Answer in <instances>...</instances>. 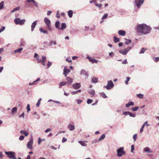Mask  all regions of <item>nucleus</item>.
<instances>
[{
  "label": "nucleus",
  "instance_id": "1",
  "mask_svg": "<svg viewBox=\"0 0 159 159\" xmlns=\"http://www.w3.org/2000/svg\"><path fill=\"white\" fill-rule=\"evenodd\" d=\"M151 30L150 27L145 24L139 25L137 27V32L146 34L149 33Z\"/></svg>",
  "mask_w": 159,
  "mask_h": 159
},
{
  "label": "nucleus",
  "instance_id": "12",
  "mask_svg": "<svg viewBox=\"0 0 159 159\" xmlns=\"http://www.w3.org/2000/svg\"><path fill=\"white\" fill-rule=\"evenodd\" d=\"M37 20H35L34 21L32 24L31 25V31H33L34 29L35 28L37 24Z\"/></svg>",
  "mask_w": 159,
  "mask_h": 159
},
{
  "label": "nucleus",
  "instance_id": "8",
  "mask_svg": "<svg viewBox=\"0 0 159 159\" xmlns=\"http://www.w3.org/2000/svg\"><path fill=\"white\" fill-rule=\"evenodd\" d=\"M144 1V0H139L137 1H135V2L137 7L139 8L143 4Z\"/></svg>",
  "mask_w": 159,
  "mask_h": 159
},
{
  "label": "nucleus",
  "instance_id": "6",
  "mask_svg": "<svg viewBox=\"0 0 159 159\" xmlns=\"http://www.w3.org/2000/svg\"><path fill=\"white\" fill-rule=\"evenodd\" d=\"M5 153L8 155L9 157L12 159H16L15 157V152H5Z\"/></svg>",
  "mask_w": 159,
  "mask_h": 159
},
{
  "label": "nucleus",
  "instance_id": "62",
  "mask_svg": "<svg viewBox=\"0 0 159 159\" xmlns=\"http://www.w3.org/2000/svg\"><path fill=\"white\" fill-rule=\"evenodd\" d=\"M5 29V27L4 26H2L1 29H0V33L3 31Z\"/></svg>",
  "mask_w": 159,
  "mask_h": 159
},
{
  "label": "nucleus",
  "instance_id": "58",
  "mask_svg": "<svg viewBox=\"0 0 159 159\" xmlns=\"http://www.w3.org/2000/svg\"><path fill=\"white\" fill-rule=\"evenodd\" d=\"M56 17L57 18H59L60 17V15L59 13V11H58L56 13Z\"/></svg>",
  "mask_w": 159,
  "mask_h": 159
},
{
  "label": "nucleus",
  "instance_id": "4",
  "mask_svg": "<svg viewBox=\"0 0 159 159\" xmlns=\"http://www.w3.org/2000/svg\"><path fill=\"white\" fill-rule=\"evenodd\" d=\"M14 21L16 24H19L21 25L24 24L25 20L24 19L21 20L20 18H15L14 20Z\"/></svg>",
  "mask_w": 159,
  "mask_h": 159
},
{
  "label": "nucleus",
  "instance_id": "3",
  "mask_svg": "<svg viewBox=\"0 0 159 159\" xmlns=\"http://www.w3.org/2000/svg\"><path fill=\"white\" fill-rule=\"evenodd\" d=\"M113 82L110 80L107 81V84L106 86H104V88H106L107 90L111 89L114 87Z\"/></svg>",
  "mask_w": 159,
  "mask_h": 159
},
{
  "label": "nucleus",
  "instance_id": "39",
  "mask_svg": "<svg viewBox=\"0 0 159 159\" xmlns=\"http://www.w3.org/2000/svg\"><path fill=\"white\" fill-rule=\"evenodd\" d=\"M126 80L125 81V83L126 84H128V82L130 80V78L129 77H126Z\"/></svg>",
  "mask_w": 159,
  "mask_h": 159
},
{
  "label": "nucleus",
  "instance_id": "38",
  "mask_svg": "<svg viewBox=\"0 0 159 159\" xmlns=\"http://www.w3.org/2000/svg\"><path fill=\"white\" fill-rule=\"evenodd\" d=\"M4 2L2 1L0 3V10L2 9L4 7Z\"/></svg>",
  "mask_w": 159,
  "mask_h": 159
},
{
  "label": "nucleus",
  "instance_id": "17",
  "mask_svg": "<svg viewBox=\"0 0 159 159\" xmlns=\"http://www.w3.org/2000/svg\"><path fill=\"white\" fill-rule=\"evenodd\" d=\"M66 27V24L65 23H62L61 24V27L59 28V30H64Z\"/></svg>",
  "mask_w": 159,
  "mask_h": 159
},
{
  "label": "nucleus",
  "instance_id": "7",
  "mask_svg": "<svg viewBox=\"0 0 159 159\" xmlns=\"http://www.w3.org/2000/svg\"><path fill=\"white\" fill-rule=\"evenodd\" d=\"M33 139L32 138L28 143L27 146L28 148L31 149L33 148Z\"/></svg>",
  "mask_w": 159,
  "mask_h": 159
},
{
  "label": "nucleus",
  "instance_id": "15",
  "mask_svg": "<svg viewBox=\"0 0 159 159\" xmlns=\"http://www.w3.org/2000/svg\"><path fill=\"white\" fill-rule=\"evenodd\" d=\"M67 128L70 131H73L75 129V127L70 124H69L67 126Z\"/></svg>",
  "mask_w": 159,
  "mask_h": 159
},
{
  "label": "nucleus",
  "instance_id": "43",
  "mask_svg": "<svg viewBox=\"0 0 159 159\" xmlns=\"http://www.w3.org/2000/svg\"><path fill=\"white\" fill-rule=\"evenodd\" d=\"M101 96L104 98H107V96H106V94L102 92V93H101Z\"/></svg>",
  "mask_w": 159,
  "mask_h": 159
},
{
  "label": "nucleus",
  "instance_id": "50",
  "mask_svg": "<svg viewBox=\"0 0 159 159\" xmlns=\"http://www.w3.org/2000/svg\"><path fill=\"white\" fill-rule=\"evenodd\" d=\"M37 82V81H36V80L34 81L32 83H30L29 84L30 85L35 84H36V82Z\"/></svg>",
  "mask_w": 159,
  "mask_h": 159
},
{
  "label": "nucleus",
  "instance_id": "11",
  "mask_svg": "<svg viewBox=\"0 0 159 159\" xmlns=\"http://www.w3.org/2000/svg\"><path fill=\"white\" fill-rule=\"evenodd\" d=\"M81 87L80 83H76L73 85V88L75 89H77Z\"/></svg>",
  "mask_w": 159,
  "mask_h": 159
},
{
  "label": "nucleus",
  "instance_id": "24",
  "mask_svg": "<svg viewBox=\"0 0 159 159\" xmlns=\"http://www.w3.org/2000/svg\"><path fill=\"white\" fill-rule=\"evenodd\" d=\"M85 142L87 143V142L86 141H79V143L82 146H86L87 144L85 143Z\"/></svg>",
  "mask_w": 159,
  "mask_h": 159
},
{
  "label": "nucleus",
  "instance_id": "44",
  "mask_svg": "<svg viewBox=\"0 0 159 159\" xmlns=\"http://www.w3.org/2000/svg\"><path fill=\"white\" fill-rule=\"evenodd\" d=\"M53 44L54 45H56V41L51 40L50 43V46H51Z\"/></svg>",
  "mask_w": 159,
  "mask_h": 159
},
{
  "label": "nucleus",
  "instance_id": "60",
  "mask_svg": "<svg viewBox=\"0 0 159 159\" xmlns=\"http://www.w3.org/2000/svg\"><path fill=\"white\" fill-rule=\"evenodd\" d=\"M52 131V130L51 129H49V128H48V129H46L45 131V133H47L48 132H49V131Z\"/></svg>",
  "mask_w": 159,
  "mask_h": 159
},
{
  "label": "nucleus",
  "instance_id": "61",
  "mask_svg": "<svg viewBox=\"0 0 159 159\" xmlns=\"http://www.w3.org/2000/svg\"><path fill=\"white\" fill-rule=\"evenodd\" d=\"M25 41H21L20 42V45L21 46H24V44H25Z\"/></svg>",
  "mask_w": 159,
  "mask_h": 159
},
{
  "label": "nucleus",
  "instance_id": "46",
  "mask_svg": "<svg viewBox=\"0 0 159 159\" xmlns=\"http://www.w3.org/2000/svg\"><path fill=\"white\" fill-rule=\"evenodd\" d=\"M46 57L44 56H43L42 57V60L41 61V62H45V61H46Z\"/></svg>",
  "mask_w": 159,
  "mask_h": 159
},
{
  "label": "nucleus",
  "instance_id": "52",
  "mask_svg": "<svg viewBox=\"0 0 159 159\" xmlns=\"http://www.w3.org/2000/svg\"><path fill=\"white\" fill-rule=\"evenodd\" d=\"M24 136L23 135H21V136H20L19 138V139L20 140H23L24 139Z\"/></svg>",
  "mask_w": 159,
  "mask_h": 159
},
{
  "label": "nucleus",
  "instance_id": "23",
  "mask_svg": "<svg viewBox=\"0 0 159 159\" xmlns=\"http://www.w3.org/2000/svg\"><path fill=\"white\" fill-rule=\"evenodd\" d=\"M66 84V82L64 81H62L61 82H60L59 83V88H61L62 86H65Z\"/></svg>",
  "mask_w": 159,
  "mask_h": 159
},
{
  "label": "nucleus",
  "instance_id": "33",
  "mask_svg": "<svg viewBox=\"0 0 159 159\" xmlns=\"http://www.w3.org/2000/svg\"><path fill=\"white\" fill-rule=\"evenodd\" d=\"M20 9V7H16V8H15L11 10V13H13L14 12L18 11Z\"/></svg>",
  "mask_w": 159,
  "mask_h": 159
},
{
  "label": "nucleus",
  "instance_id": "5",
  "mask_svg": "<svg viewBox=\"0 0 159 159\" xmlns=\"http://www.w3.org/2000/svg\"><path fill=\"white\" fill-rule=\"evenodd\" d=\"M132 48V47H129L127 48L124 49H122L120 50L119 52L122 54L125 55L127 54L128 52L130 51Z\"/></svg>",
  "mask_w": 159,
  "mask_h": 159
},
{
  "label": "nucleus",
  "instance_id": "19",
  "mask_svg": "<svg viewBox=\"0 0 159 159\" xmlns=\"http://www.w3.org/2000/svg\"><path fill=\"white\" fill-rule=\"evenodd\" d=\"M143 151L144 152L148 153H151L152 152V151L148 147L145 148L143 149Z\"/></svg>",
  "mask_w": 159,
  "mask_h": 159
},
{
  "label": "nucleus",
  "instance_id": "32",
  "mask_svg": "<svg viewBox=\"0 0 159 159\" xmlns=\"http://www.w3.org/2000/svg\"><path fill=\"white\" fill-rule=\"evenodd\" d=\"M105 137V134H102L98 139L99 141H100L104 139Z\"/></svg>",
  "mask_w": 159,
  "mask_h": 159
},
{
  "label": "nucleus",
  "instance_id": "16",
  "mask_svg": "<svg viewBox=\"0 0 159 159\" xmlns=\"http://www.w3.org/2000/svg\"><path fill=\"white\" fill-rule=\"evenodd\" d=\"M118 34L122 36H124L126 34V32L123 30H119L118 32Z\"/></svg>",
  "mask_w": 159,
  "mask_h": 159
},
{
  "label": "nucleus",
  "instance_id": "35",
  "mask_svg": "<svg viewBox=\"0 0 159 159\" xmlns=\"http://www.w3.org/2000/svg\"><path fill=\"white\" fill-rule=\"evenodd\" d=\"M114 41L115 43H117L120 41V39L116 36L114 37Z\"/></svg>",
  "mask_w": 159,
  "mask_h": 159
},
{
  "label": "nucleus",
  "instance_id": "41",
  "mask_svg": "<svg viewBox=\"0 0 159 159\" xmlns=\"http://www.w3.org/2000/svg\"><path fill=\"white\" fill-rule=\"evenodd\" d=\"M139 107H132L131 108V110L134 111H136L138 109Z\"/></svg>",
  "mask_w": 159,
  "mask_h": 159
},
{
  "label": "nucleus",
  "instance_id": "49",
  "mask_svg": "<svg viewBox=\"0 0 159 159\" xmlns=\"http://www.w3.org/2000/svg\"><path fill=\"white\" fill-rule=\"evenodd\" d=\"M129 111H124L123 113V114L124 115L127 116L128 115H129Z\"/></svg>",
  "mask_w": 159,
  "mask_h": 159
},
{
  "label": "nucleus",
  "instance_id": "22",
  "mask_svg": "<svg viewBox=\"0 0 159 159\" xmlns=\"http://www.w3.org/2000/svg\"><path fill=\"white\" fill-rule=\"evenodd\" d=\"M88 92L89 93L92 94L93 96H94L95 94V91L93 89H90L89 90Z\"/></svg>",
  "mask_w": 159,
  "mask_h": 159
},
{
  "label": "nucleus",
  "instance_id": "27",
  "mask_svg": "<svg viewBox=\"0 0 159 159\" xmlns=\"http://www.w3.org/2000/svg\"><path fill=\"white\" fill-rule=\"evenodd\" d=\"M132 42V41L130 39H125V43L127 45H128L130 43Z\"/></svg>",
  "mask_w": 159,
  "mask_h": 159
},
{
  "label": "nucleus",
  "instance_id": "36",
  "mask_svg": "<svg viewBox=\"0 0 159 159\" xmlns=\"http://www.w3.org/2000/svg\"><path fill=\"white\" fill-rule=\"evenodd\" d=\"M129 115L130 117H135L136 116V114H133L132 113H131L130 112H129Z\"/></svg>",
  "mask_w": 159,
  "mask_h": 159
},
{
  "label": "nucleus",
  "instance_id": "18",
  "mask_svg": "<svg viewBox=\"0 0 159 159\" xmlns=\"http://www.w3.org/2000/svg\"><path fill=\"white\" fill-rule=\"evenodd\" d=\"M27 2H32L36 7H38V3L36 2L34 0H27Z\"/></svg>",
  "mask_w": 159,
  "mask_h": 159
},
{
  "label": "nucleus",
  "instance_id": "29",
  "mask_svg": "<svg viewBox=\"0 0 159 159\" xmlns=\"http://www.w3.org/2000/svg\"><path fill=\"white\" fill-rule=\"evenodd\" d=\"M17 110V108L16 107H15L13 108L11 110V113L13 114L14 113L16 112Z\"/></svg>",
  "mask_w": 159,
  "mask_h": 159
},
{
  "label": "nucleus",
  "instance_id": "14",
  "mask_svg": "<svg viewBox=\"0 0 159 159\" xmlns=\"http://www.w3.org/2000/svg\"><path fill=\"white\" fill-rule=\"evenodd\" d=\"M66 77V80L67 81V83L69 84H71L73 81V79L70 78L69 77Z\"/></svg>",
  "mask_w": 159,
  "mask_h": 159
},
{
  "label": "nucleus",
  "instance_id": "56",
  "mask_svg": "<svg viewBox=\"0 0 159 159\" xmlns=\"http://www.w3.org/2000/svg\"><path fill=\"white\" fill-rule=\"evenodd\" d=\"M134 145H132L131 146V152L133 153V150H134Z\"/></svg>",
  "mask_w": 159,
  "mask_h": 159
},
{
  "label": "nucleus",
  "instance_id": "26",
  "mask_svg": "<svg viewBox=\"0 0 159 159\" xmlns=\"http://www.w3.org/2000/svg\"><path fill=\"white\" fill-rule=\"evenodd\" d=\"M73 11L71 10H69L68 11V16L70 18H71L72 17V16H73Z\"/></svg>",
  "mask_w": 159,
  "mask_h": 159
},
{
  "label": "nucleus",
  "instance_id": "54",
  "mask_svg": "<svg viewBox=\"0 0 159 159\" xmlns=\"http://www.w3.org/2000/svg\"><path fill=\"white\" fill-rule=\"evenodd\" d=\"M99 142V141L98 139V140L97 139H96L93 140L92 142V143H98Z\"/></svg>",
  "mask_w": 159,
  "mask_h": 159
},
{
  "label": "nucleus",
  "instance_id": "30",
  "mask_svg": "<svg viewBox=\"0 0 159 159\" xmlns=\"http://www.w3.org/2000/svg\"><path fill=\"white\" fill-rule=\"evenodd\" d=\"M92 82L94 83H97L98 81V79L97 77H93L92 79Z\"/></svg>",
  "mask_w": 159,
  "mask_h": 159
},
{
  "label": "nucleus",
  "instance_id": "51",
  "mask_svg": "<svg viewBox=\"0 0 159 159\" xmlns=\"http://www.w3.org/2000/svg\"><path fill=\"white\" fill-rule=\"evenodd\" d=\"M48 29L50 31H51L52 30V28L51 27V25L47 26Z\"/></svg>",
  "mask_w": 159,
  "mask_h": 159
},
{
  "label": "nucleus",
  "instance_id": "20",
  "mask_svg": "<svg viewBox=\"0 0 159 159\" xmlns=\"http://www.w3.org/2000/svg\"><path fill=\"white\" fill-rule=\"evenodd\" d=\"M134 105V103L132 102H129L128 103L125 104V107H129L130 106H133Z\"/></svg>",
  "mask_w": 159,
  "mask_h": 159
},
{
  "label": "nucleus",
  "instance_id": "42",
  "mask_svg": "<svg viewBox=\"0 0 159 159\" xmlns=\"http://www.w3.org/2000/svg\"><path fill=\"white\" fill-rule=\"evenodd\" d=\"M38 57H39L38 55L37 54V53H35V54L34 55V58H36L37 60L39 61V62H40L41 61V60H39V59H38Z\"/></svg>",
  "mask_w": 159,
  "mask_h": 159
},
{
  "label": "nucleus",
  "instance_id": "21",
  "mask_svg": "<svg viewBox=\"0 0 159 159\" xmlns=\"http://www.w3.org/2000/svg\"><path fill=\"white\" fill-rule=\"evenodd\" d=\"M20 133L23 134H24L25 136H27L28 135V133L26 131L24 130H21Z\"/></svg>",
  "mask_w": 159,
  "mask_h": 159
},
{
  "label": "nucleus",
  "instance_id": "25",
  "mask_svg": "<svg viewBox=\"0 0 159 159\" xmlns=\"http://www.w3.org/2000/svg\"><path fill=\"white\" fill-rule=\"evenodd\" d=\"M59 26H60L59 21L58 20L56 21L55 23V27L56 28L59 29V28H60Z\"/></svg>",
  "mask_w": 159,
  "mask_h": 159
},
{
  "label": "nucleus",
  "instance_id": "9",
  "mask_svg": "<svg viewBox=\"0 0 159 159\" xmlns=\"http://www.w3.org/2000/svg\"><path fill=\"white\" fill-rule=\"evenodd\" d=\"M87 58L89 60V61L93 64L94 63H97L98 61L97 60L91 58L89 56H87Z\"/></svg>",
  "mask_w": 159,
  "mask_h": 159
},
{
  "label": "nucleus",
  "instance_id": "45",
  "mask_svg": "<svg viewBox=\"0 0 159 159\" xmlns=\"http://www.w3.org/2000/svg\"><path fill=\"white\" fill-rule=\"evenodd\" d=\"M93 100L90 99H89L87 101V103L88 104H90L92 102Z\"/></svg>",
  "mask_w": 159,
  "mask_h": 159
},
{
  "label": "nucleus",
  "instance_id": "34",
  "mask_svg": "<svg viewBox=\"0 0 159 159\" xmlns=\"http://www.w3.org/2000/svg\"><path fill=\"white\" fill-rule=\"evenodd\" d=\"M39 30L40 32L42 33H43L44 34H47L48 33V31L47 30H44L42 28H39Z\"/></svg>",
  "mask_w": 159,
  "mask_h": 159
},
{
  "label": "nucleus",
  "instance_id": "10",
  "mask_svg": "<svg viewBox=\"0 0 159 159\" xmlns=\"http://www.w3.org/2000/svg\"><path fill=\"white\" fill-rule=\"evenodd\" d=\"M63 71V74L65 75V77H66L67 74L70 72V70L67 69L66 67L64 68Z\"/></svg>",
  "mask_w": 159,
  "mask_h": 159
},
{
  "label": "nucleus",
  "instance_id": "59",
  "mask_svg": "<svg viewBox=\"0 0 159 159\" xmlns=\"http://www.w3.org/2000/svg\"><path fill=\"white\" fill-rule=\"evenodd\" d=\"M95 5L97 6L98 7H100L102 6V4H98V3H95Z\"/></svg>",
  "mask_w": 159,
  "mask_h": 159
},
{
  "label": "nucleus",
  "instance_id": "37",
  "mask_svg": "<svg viewBox=\"0 0 159 159\" xmlns=\"http://www.w3.org/2000/svg\"><path fill=\"white\" fill-rule=\"evenodd\" d=\"M147 50V49L145 48H142V49L141 50L140 52H139V54H142L144 53L145 51Z\"/></svg>",
  "mask_w": 159,
  "mask_h": 159
},
{
  "label": "nucleus",
  "instance_id": "28",
  "mask_svg": "<svg viewBox=\"0 0 159 159\" xmlns=\"http://www.w3.org/2000/svg\"><path fill=\"white\" fill-rule=\"evenodd\" d=\"M23 50V48H18V49L14 51V52L15 53L16 52L20 53L21 51Z\"/></svg>",
  "mask_w": 159,
  "mask_h": 159
},
{
  "label": "nucleus",
  "instance_id": "13",
  "mask_svg": "<svg viewBox=\"0 0 159 159\" xmlns=\"http://www.w3.org/2000/svg\"><path fill=\"white\" fill-rule=\"evenodd\" d=\"M44 22L47 26L51 25V22L50 20L47 18H45L44 19Z\"/></svg>",
  "mask_w": 159,
  "mask_h": 159
},
{
  "label": "nucleus",
  "instance_id": "55",
  "mask_svg": "<svg viewBox=\"0 0 159 159\" xmlns=\"http://www.w3.org/2000/svg\"><path fill=\"white\" fill-rule=\"evenodd\" d=\"M137 134H135L133 136V139H134V141H135L137 139Z\"/></svg>",
  "mask_w": 159,
  "mask_h": 159
},
{
  "label": "nucleus",
  "instance_id": "57",
  "mask_svg": "<svg viewBox=\"0 0 159 159\" xmlns=\"http://www.w3.org/2000/svg\"><path fill=\"white\" fill-rule=\"evenodd\" d=\"M77 104H80L82 102V100L80 99H77Z\"/></svg>",
  "mask_w": 159,
  "mask_h": 159
},
{
  "label": "nucleus",
  "instance_id": "53",
  "mask_svg": "<svg viewBox=\"0 0 159 159\" xmlns=\"http://www.w3.org/2000/svg\"><path fill=\"white\" fill-rule=\"evenodd\" d=\"M52 63L50 62L49 61H48V63L47 64L48 68H49L52 65Z\"/></svg>",
  "mask_w": 159,
  "mask_h": 159
},
{
  "label": "nucleus",
  "instance_id": "2",
  "mask_svg": "<svg viewBox=\"0 0 159 159\" xmlns=\"http://www.w3.org/2000/svg\"><path fill=\"white\" fill-rule=\"evenodd\" d=\"M124 148L121 147L117 150V156L118 157H121L125 154V152L124 150Z\"/></svg>",
  "mask_w": 159,
  "mask_h": 159
},
{
  "label": "nucleus",
  "instance_id": "31",
  "mask_svg": "<svg viewBox=\"0 0 159 159\" xmlns=\"http://www.w3.org/2000/svg\"><path fill=\"white\" fill-rule=\"evenodd\" d=\"M80 73L81 75H88L86 71L84 70H82L80 71Z\"/></svg>",
  "mask_w": 159,
  "mask_h": 159
},
{
  "label": "nucleus",
  "instance_id": "48",
  "mask_svg": "<svg viewBox=\"0 0 159 159\" xmlns=\"http://www.w3.org/2000/svg\"><path fill=\"white\" fill-rule=\"evenodd\" d=\"M107 14H105L102 17V20H104L106 19L107 17Z\"/></svg>",
  "mask_w": 159,
  "mask_h": 159
},
{
  "label": "nucleus",
  "instance_id": "47",
  "mask_svg": "<svg viewBox=\"0 0 159 159\" xmlns=\"http://www.w3.org/2000/svg\"><path fill=\"white\" fill-rule=\"evenodd\" d=\"M27 112L28 113L30 110V106L29 104H28L27 107Z\"/></svg>",
  "mask_w": 159,
  "mask_h": 159
},
{
  "label": "nucleus",
  "instance_id": "64",
  "mask_svg": "<svg viewBox=\"0 0 159 159\" xmlns=\"http://www.w3.org/2000/svg\"><path fill=\"white\" fill-rule=\"evenodd\" d=\"M66 61H68V62H71V60L70 59V58H67L66 59Z\"/></svg>",
  "mask_w": 159,
  "mask_h": 159
},
{
  "label": "nucleus",
  "instance_id": "40",
  "mask_svg": "<svg viewBox=\"0 0 159 159\" xmlns=\"http://www.w3.org/2000/svg\"><path fill=\"white\" fill-rule=\"evenodd\" d=\"M137 96L138 98H142L143 97V95L141 93L137 94Z\"/></svg>",
  "mask_w": 159,
  "mask_h": 159
},
{
  "label": "nucleus",
  "instance_id": "63",
  "mask_svg": "<svg viewBox=\"0 0 159 159\" xmlns=\"http://www.w3.org/2000/svg\"><path fill=\"white\" fill-rule=\"evenodd\" d=\"M40 103V102H39V101H38V102L36 104V106L37 107H39Z\"/></svg>",
  "mask_w": 159,
  "mask_h": 159
}]
</instances>
